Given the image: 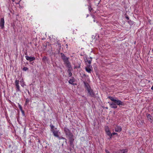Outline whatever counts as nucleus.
I'll use <instances>...</instances> for the list:
<instances>
[{
    "mask_svg": "<svg viewBox=\"0 0 153 153\" xmlns=\"http://www.w3.org/2000/svg\"><path fill=\"white\" fill-rule=\"evenodd\" d=\"M68 73L69 76H71L72 75V74L71 72V69H70V68H69V69L68 70Z\"/></svg>",
    "mask_w": 153,
    "mask_h": 153,
    "instance_id": "12",
    "label": "nucleus"
},
{
    "mask_svg": "<svg viewBox=\"0 0 153 153\" xmlns=\"http://www.w3.org/2000/svg\"><path fill=\"white\" fill-rule=\"evenodd\" d=\"M86 70L88 73H90L91 71V67L90 66H87L85 68Z\"/></svg>",
    "mask_w": 153,
    "mask_h": 153,
    "instance_id": "10",
    "label": "nucleus"
},
{
    "mask_svg": "<svg viewBox=\"0 0 153 153\" xmlns=\"http://www.w3.org/2000/svg\"><path fill=\"white\" fill-rule=\"evenodd\" d=\"M86 88L90 96L91 97H93L94 95V93L93 91L91 88L90 86L87 83L84 82Z\"/></svg>",
    "mask_w": 153,
    "mask_h": 153,
    "instance_id": "2",
    "label": "nucleus"
},
{
    "mask_svg": "<svg viewBox=\"0 0 153 153\" xmlns=\"http://www.w3.org/2000/svg\"><path fill=\"white\" fill-rule=\"evenodd\" d=\"M111 107H112V108H117V106L116 105H115L113 104H111Z\"/></svg>",
    "mask_w": 153,
    "mask_h": 153,
    "instance_id": "16",
    "label": "nucleus"
},
{
    "mask_svg": "<svg viewBox=\"0 0 153 153\" xmlns=\"http://www.w3.org/2000/svg\"><path fill=\"white\" fill-rule=\"evenodd\" d=\"M28 101H28H28H27H27H26V102H28Z\"/></svg>",
    "mask_w": 153,
    "mask_h": 153,
    "instance_id": "26",
    "label": "nucleus"
},
{
    "mask_svg": "<svg viewBox=\"0 0 153 153\" xmlns=\"http://www.w3.org/2000/svg\"><path fill=\"white\" fill-rule=\"evenodd\" d=\"M74 82V81L73 79H70L69 80V82L71 84H73Z\"/></svg>",
    "mask_w": 153,
    "mask_h": 153,
    "instance_id": "15",
    "label": "nucleus"
},
{
    "mask_svg": "<svg viewBox=\"0 0 153 153\" xmlns=\"http://www.w3.org/2000/svg\"><path fill=\"white\" fill-rule=\"evenodd\" d=\"M28 70V68L27 67H24L23 69V70L24 71H26Z\"/></svg>",
    "mask_w": 153,
    "mask_h": 153,
    "instance_id": "18",
    "label": "nucleus"
},
{
    "mask_svg": "<svg viewBox=\"0 0 153 153\" xmlns=\"http://www.w3.org/2000/svg\"><path fill=\"white\" fill-rule=\"evenodd\" d=\"M115 131L116 132H120L122 130L121 128L120 127L116 126L115 127Z\"/></svg>",
    "mask_w": 153,
    "mask_h": 153,
    "instance_id": "7",
    "label": "nucleus"
},
{
    "mask_svg": "<svg viewBox=\"0 0 153 153\" xmlns=\"http://www.w3.org/2000/svg\"><path fill=\"white\" fill-rule=\"evenodd\" d=\"M19 107L21 110L22 109V107L20 105H19Z\"/></svg>",
    "mask_w": 153,
    "mask_h": 153,
    "instance_id": "19",
    "label": "nucleus"
},
{
    "mask_svg": "<svg viewBox=\"0 0 153 153\" xmlns=\"http://www.w3.org/2000/svg\"><path fill=\"white\" fill-rule=\"evenodd\" d=\"M127 151L126 149L122 150L120 151L119 153H127Z\"/></svg>",
    "mask_w": 153,
    "mask_h": 153,
    "instance_id": "11",
    "label": "nucleus"
},
{
    "mask_svg": "<svg viewBox=\"0 0 153 153\" xmlns=\"http://www.w3.org/2000/svg\"><path fill=\"white\" fill-rule=\"evenodd\" d=\"M12 1H14L15 0H12Z\"/></svg>",
    "mask_w": 153,
    "mask_h": 153,
    "instance_id": "25",
    "label": "nucleus"
},
{
    "mask_svg": "<svg viewBox=\"0 0 153 153\" xmlns=\"http://www.w3.org/2000/svg\"><path fill=\"white\" fill-rule=\"evenodd\" d=\"M51 128H53V127H52H52Z\"/></svg>",
    "mask_w": 153,
    "mask_h": 153,
    "instance_id": "27",
    "label": "nucleus"
},
{
    "mask_svg": "<svg viewBox=\"0 0 153 153\" xmlns=\"http://www.w3.org/2000/svg\"><path fill=\"white\" fill-rule=\"evenodd\" d=\"M109 98L111 100L113 101L114 102V101H115L116 100L115 99L114 97H109Z\"/></svg>",
    "mask_w": 153,
    "mask_h": 153,
    "instance_id": "14",
    "label": "nucleus"
},
{
    "mask_svg": "<svg viewBox=\"0 0 153 153\" xmlns=\"http://www.w3.org/2000/svg\"><path fill=\"white\" fill-rule=\"evenodd\" d=\"M105 152L107 153H109V151L107 150H105Z\"/></svg>",
    "mask_w": 153,
    "mask_h": 153,
    "instance_id": "23",
    "label": "nucleus"
},
{
    "mask_svg": "<svg viewBox=\"0 0 153 153\" xmlns=\"http://www.w3.org/2000/svg\"><path fill=\"white\" fill-rule=\"evenodd\" d=\"M25 57L27 60L29 61L30 62H31L35 59V57H32L26 56Z\"/></svg>",
    "mask_w": 153,
    "mask_h": 153,
    "instance_id": "6",
    "label": "nucleus"
},
{
    "mask_svg": "<svg viewBox=\"0 0 153 153\" xmlns=\"http://www.w3.org/2000/svg\"><path fill=\"white\" fill-rule=\"evenodd\" d=\"M146 116L148 120L151 123H152L153 122V117L148 114H146Z\"/></svg>",
    "mask_w": 153,
    "mask_h": 153,
    "instance_id": "4",
    "label": "nucleus"
},
{
    "mask_svg": "<svg viewBox=\"0 0 153 153\" xmlns=\"http://www.w3.org/2000/svg\"><path fill=\"white\" fill-rule=\"evenodd\" d=\"M22 113V114L23 116H25V113H24V111H23L22 109L21 110Z\"/></svg>",
    "mask_w": 153,
    "mask_h": 153,
    "instance_id": "20",
    "label": "nucleus"
},
{
    "mask_svg": "<svg viewBox=\"0 0 153 153\" xmlns=\"http://www.w3.org/2000/svg\"><path fill=\"white\" fill-rule=\"evenodd\" d=\"M53 133L54 134V135L55 136H57V133H55L54 132H53Z\"/></svg>",
    "mask_w": 153,
    "mask_h": 153,
    "instance_id": "22",
    "label": "nucleus"
},
{
    "mask_svg": "<svg viewBox=\"0 0 153 153\" xmlns=\"http://www.w3.org/2000/svg\"><path fill=\"white\" fill-rule=\"evenodd\" d=\"M115 103H116L117 105H124L123 103L120 100H116L114 101Z\"/></svg>",
    "mask_w": 153,
    "mask_h": 153,
    "instance_id": "9",
    "label": "nucleus"
},
{
    "mask_svg": "<svg viewBox=\"0 0 153 153\" xmlns=\"http://www.w3.org/2000/svg\"><path fill=\"white\" fill-rule=\"evenodd\" d=\"M106 133L111 138V137L112 136V134L110 132V131H108V132H106Z\"/></svg>",
    "mask_w": 153,
    "mask_h": 153,
    "instance_id": "13",
    "label": "nucleus"
},
{
    "mask_svg": "<svg viewBox=\"0 0 153 153\" xmlns=\"http://www.w3.org/2000/svg\"><path fill=\"white\" fill-rule=\"evenodd\" d=\"M105 131L106 132L109 131V128L108 127H106L105 129Z\"/></svg>",
    "mask_w": 153,
    "mask_h": 153,
    "instance_id": "17",
    "label": "nucleus"
},
{
    "mask_svg": "<svg viewBox=\"0 0 153 153\" xmlns=\"http://www.w3.org/2000/svg\"><path fill=\"white\" fill-rule=\"evenodd\" d=\"M4 20L3 18H1L0 22V26L1 27L2 29L4 27Z\"/></svg>",
    "mask_w": 153,
    "mask_h": 153,
    "instance_id": "5",
    "label": "nucleus"
},
{
    "mask_svg": "<svg viewBox=\"0 0 153 153\" xmlns=\"http://www.w3.org/2000/svg\"><path fill=\"white\" fill-rule=\"evenodd\" d=\"M112 134V135H117V133H113L112 134Z\"/></svg>",
    "mask_w": 153,
    "mask_h": 153,
    "instance_id": "21",
    "label": "nucleus"
},
{
    "mask_svg": "<svg viewBox=\"0 0 153 153\" xmlns=\"http://www.w3.org/2000/svg\"><path fill=\"white\" fill-rule=\"evenodd\" d=\"M19 81L18 80H16L15 82V85L16 87V88L17 89V91H19Z\"/></svg>",
    "mask_w": 153,
    "mask_h": 153,
    "instance_id": "8",
    "label": "nucleus"
},
{
    "mask_svg": "<svg viewBox=\"0 0 153 153\" xmlns=\"http://www.w3.org/2000/svg\"><path fill=\"white\" fill-rule=\"evenodd\" d=\"M90 63H91V62H90V61H89V62H88V63H89V64H90Z\"/></svg>",
    "mask_w": 153,
    "mask_h": 153,
    "instance_id": "24",
    "label": "nucleus"
},
{
    "mask_svg": "<svg viewBox=\"0 0 153 153\" xmlns=\"http://www.w3.org/2000/svg\"><path fill=\"white\" fill-rule=\"evenodd\" d=\"M61 56L64 63L65 64L66 66L69 68H70L71 65L70 63L68 61L69 58L67 57L62 53H61Z\"/></svg>",
    "mask_w": 153,
    "mask_h": 153,
    "instance_id": "1",
    "label": "nucleus"
},
{
    "mask_svg": "<svg viewBox=\"0 0 153 153\" xmlns=\"http://www.w3.org/2000/svg\"><path fill=\"white\" fill-rule=\"evenodd\" d=\"M64 131L67 135L70 136V141H72V140H73L74 139L73 138V135L72 134L70 133L69 130L65 128L64 129Z\"/></svg>",
    "mask_w": 153,
    "mask_h": 153,
    "instance_id": "3",
    "label": "nucleus"
}]
</instances>
